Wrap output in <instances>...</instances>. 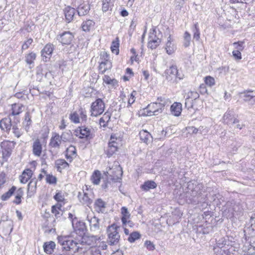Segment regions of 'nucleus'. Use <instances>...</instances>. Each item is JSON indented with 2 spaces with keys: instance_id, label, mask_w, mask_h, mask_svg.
Wrapping results in <instances>:
<instances>
[{
  "instance_id": "29",
  "label": "nucleus",
  "mask_w": 255,
  "mask_h": 255,
  "mask_svg": "<svg viewBox=\"0 0 255 255\" xmlns=\"http://www.w3.org/2000/svg\"><path fill=\"white\" fill-rule=\"evenodd\" d=\"M139 134L141 140L146 143H148L152 140V135L146 130H143L140 131Z\"/></svg>"
},
{
  "instance_id": "60",
  "label": "nucleus",
  "mask_w": 255,
  "mask_h": 255,
  "mask_svg": "<svg viewBox=\"0 0 255 255\" xmlns=\"http://www.w3.org/2000/svg\"><path fill=\"white\" fill-rule=\"evenodd\" d=\"M242 145V143L237 141H234L231 144V148H232L233 151L235 152L237 151L238 148L240 147Z\"/></svg>"
},
{
  "instance_id": "46",
  "label": "nucleus",
  "mask_w": 255,
  "mask_h": 255,
  "mask_svg": "<svg viewBox=\"0 0 255 255\" xmlns=\"http://www.w3.org/2000/svg\"><path fill=\"white\" fill-rule=\"evenodd\" d=\"M140 238V235L139 232L135 231L131 233L128 239V240L130 243H133L136 240L139 239Z\"/></svg>"
},
{
  "instance_id": "50",
  "label": "nucleus",
  "mask_w": 255,
  "mask_h": 255,
  "mask_svg": "<svg viewBox=\"0 0 255 255\" xmlns=\"http://www.w3.org/2000/svg\"><path fill=\"white\" fill-rule=\"evenodd\" d=\"M199 97V94L196 92L191 91L188 93V96L186 99L185 106H187V101L190 99L196 100Z\"/></svg>"
},
{
  "instance_id": "57",
  "label": "nucleus",
  "mask_w": 255,
  "mask_h": 255,
  "mask_svg": "<svg viewBox=\"0 0 255 255\" xmlns=\"http://www.w3.org/2000/svg\"><path fill=\"white\" fill-rule=\"evenodd\" d=\"M243 42H234L233 45L235 47V50H239V51H242L244 49L243 46Z\"/></svg>"
},
{
  "instance_id": "2",
  "label": "nucleus",
  "mask_w": 255,
  "mask_h": 255,
  "mask_svg": "<svg viewBox=\"0 0 255 255\" xmlns=\"http://www.w3.org/2000/svg\"><path fill=\"white\" fill-rule=\"evenodd\" d=\"M120 228V226L115 224H113L108 227L107 231L108 235V242L110 245H115L119 243L120 238V235L119 234Z\"/></svg>"
},
{
  "instance_id": "23",
  "label": "nucleus",
  "mask_w": 255,
  "mask_h": 255,
  "mask_svg": "<svg viewBox=\"0 0 255 255\" xmlns=\"http://www.w3.org/2000/svg\"><path fill=\"white\" fill-rule=\"evenodd\" d=\"M88 218L90 224L91 231L95 232L99 230L100 228V220L95 216L91 218V219H89V217H88Z\"/></svg>"
},
{
  "instance_id": "54",
  "label": "nucleus",
  "mask_w": 255,
  "mask_h": 255,
  "mask_svg": "<svg viewBox=\"0 0 255 255\" xmlns=\"http://www.w3.org/2000/svg\"><path fill=\"white\" fill-rule=\"evenodd\" d=\"M144 246L149 251H152L155 250V245L150 241H146L144 243Z\"/></svg>"
},
{
  "instance_id": "27",
  "label": "nucleus",
  "mask_w": 255,
  "mask_h": 255,
  "mask_svg": "<svg viewBox=\"0 0 255 255\" xmlns=\"http://www.w3.org/2000/svg\"><path fill=\"white\" fill-rule=\"evenodd\" d=\"M32 151L33 154L40 156L42 152V145L38 139H36L32 145Z\"/></svg>"
},
{
  "instance_id": "1",
  "label": "nucleus",
  "mask_w": 255,
  "mask_h": 255,
  "mask_svg": "<svg viewBox=\"0 0 255 255\" xmlns=\"http://www.w3.org/2000/svg\"><path fill=\"white\" fill-rule=\"evenodd\" d=\"M186 199L188 203L194 205L199 203L205 202L207 194H204L206 188L202 183H198L195 181H189L187 183Z\"/></svg>"
},
{
  "instance_id": "53",
  "label": "nucleus",
  "mask_w": 255,
  "mask_h": 255,
  "mask_svg": "<svg viewBox=\"0 0 255 255\" xmlns=\"http://www.w3.org/2000/svg\"><path fill=\"white\" fill-rule=\"evenodd\" d=\"M205 84L210 87H212L215 84V81L214 78L208 76L205 78Z\"/></svg>"
},
{
  "instance_id": "35",
  "label": "nucleus",
  "mask_w": 255,
  "mask_h": 255,
  "mask_svg": "<svg viewBox=\"0 0 255 255\" xmlns=\"http://www.w3.org/2000/svg\"><path fill=\"white\" fill-rule=\"evenodd\" d=\"M16 190V187L14 186H12L9 190L2 194L1 196L0 199L2 201H6L10 198L11 196H12L14 193L15 192Z\"/></svg>"
},
{
  "instance_id": "44",
  "label": "nucleus",
  "mask_w": 255,
  "mask_h": 255,
  "mask_svg": "<svg viewBox=\"0 0 255 255\" xmlns=\"http://www.w3.org/2000/svg\"><path fill=\"white\" fill-rule=\"evenodd\" d=\"M36 58V54L33 52L29 53L25 56V61L27 64L31 65L33 63Z\"/></svg>"
},
{
  "instance_id": "38",
  "label": "nucleus",
  "mask_w": 255,
  "mask_h": 255,
  "mask_svg": "<svg viewBox=\"0 0 255 255\" xmlns=\"http://www.w3.org/2000/svg\"><path fill=\"white\" fill-rule=\"evenodd\" d=\"M102 11L104 12L112 11L113 5L111 4V0H102Z\"/></svg>"
},
{
  "instance_id": "59",
  "label": "nucleus",
  "mask_w": 255,
  "mask_h": 255,
  "mask_svg": "<svg viewBox=\"0 0 255 255\" xmlns=\"http://www.w3.org/2000/svg\"><path fill=\"white\" fill-rule=\"evenodd\" d=\"M253 93V91H248L247 93H245V99H244V100L245 101H250L252 99H253L254 97H255V95H254L253 94H251L252 93Z\"/></svg>"
},
{
  "instance_id": "58",
  "label": "nucleus",
  "mask_w": 255,
  "mask_h": 255,
  "mask_svg": "<svg viewBox=\"0 0 255 255\" xmlns=\"http://www.w3.org/2000/svg\"><path fill=\"white\" fill-rule=\"evenodd\" d=\"M32 42H33V39L32 38H30L28 39L23 44V45L22 46V49L26 50V49H28L29 48V46L32 44Z\"/></svg>"
},
{
  "instance_id": "11",
  "label": "nucleus",
  "mask_w": 255,
  "mask_h": 255,
  "mask_svg": "<svg viewBox=\"0 0 255 255\" xmlns=\"http://www.w3.org/2000/svg\"><path fill=\"white\" fill-rule=\"evenodd\" d=\"M63 11L66 22H71L74 19L77 9L70 6H67L64 8Z\"/></svg>"
},
{
  "instance_id": "12",
  "label": "nucleus",
  "mask_w": 255,
  "mask_h": 255,
  "mask_svg": "<svg viewBox=\"0 0 255 255\" xmlns=\"http://www.w3.org/2000/svg\"><path fill=\"white\" fill-rule=\"evenodd\" d=\"M234 251L233 247L227 245L225 247L214 248L213 252L216 255H231V253Z\"/></svg>"
},
{
  "instance_id": "4",
  "label": "nucleus",
  "mask_w": 255,
  "mask_h": 255,
  "mask_svg": "<svg viewBox=\"0 0 255 255\" xmlns=\"http://www.w3.org/2000/svg\"><path fill=\"white\" fill-rule=\"evenodd\" d=\"M92 129V128L91 127H88L86 126L79 127L75 130V135L76 136H79L80 138L92 139L94 136Z\"/></svg>"
},
{
  "instance_id": "7",
  "label": "nucleus",
  "mask_w": 255,
  "mask_h": 255,
  "mask_svg": "<svg viewBox=\"0 0 255 255\" xmlns=\"http://www.w3.org/2000/svg\"><path fill=\"white\" fill-rule=\"evenodd\" d=\"M157 100L159 102L152 103V106L158 107V109L154 111L150 110L148 112V114H151V113H152L153 115H157L159 113H161L162 112L165 105L168 103V100L162 97H158Z\"/></svg>"
},
{
  "instance_id": "36",
  "label": "nucleus",
  "mask_w": 255,
  "mask_h": 255,
  "mask_svg": "<svg viewBox=\"0 0 255 255\" xmlns=\"http://www.w3.org/2000/svg\"><path fill=\"white\" fill-rule=\"evenodd\" d=\"M95 25L94 21L88 19L83 21L82 24V28L84 31H89L92 29Z\"/></svg>"
},
{
  "instance_id": "34",
  "label": "nucleus",
  "mask_w": 255,
  "mask_h": 255,
  "mask_svg": "<svg viewBox=\"0 0 255 255\" xmlns=\"http://www.w3.org/2000/svg\"><path fill=\"white\" fill-rule=\"evenodd\" d=\"M31 117L30 115V113L27 112L25 114L24 121L23 122V125L24 129L27 132L30 128V126L32 124Z\"/></svg>"
},
{
  "instance_id": "64",
  "label": "nucleus",
  "mask_w": 255,
  "mask_h": 255,
  "mask_svg": "<svg viewBox=\"0 0 255 255\" xmlns=\"http://www.w3.org/2000/svg\"><path fill=\"white\" fill-rule=\"evenodd\" d=\"M79 111L80 115L81 118L82 120L86 121L87 120V115H86V113L85 110L84 109H83V108H81L79 109Z\"/></svg>"
},
{
  "instance_id": "22",
  "label": "nucleus",
  "mask_w": 255,
  "mask_h": 255,
  "mask_svg": "<svg viewBox=\"0 0 255 255\" xmlns=\"http://www.w3.org/2000/svg\"><path fill=\"white\" fill-rule=\"evenodd\" d=\"M61 141L62 139L59 134L54 133L50 139L49 146L54 148H59Z\"/></svg>"
},
{
  "instance_id": "48",
  "label": "nucleus",
  "mask_w": 255,
  "mask_h": 255,
  "mask_svg": "<svg viewBox=\"0 0 255 255\" xmlns=\"http://www.w3.org/2000/svg\"><path fill=\"white\" fill-rule=\"evenodd\" d=\"M190 41H191V35L188 32L186 31L184 33V42H183L184 46L185 47H188L190 44Z\"/></svg>"
},
{
  "instance_id": "21",
  "label": "nucleus",
  "mask_w": 255,
  "mask_h": 255,
  "mask_svg": "<svg viewBox=\"0 0 255 255\" xmlns=\"http://www.w3.org/2000/svg\"><path fill=\"white\" fill-rule=\"evenodd\" d=\"M77 12L79 16H82L87 14L90 9V5L87 3H82L77 8Z\"/></svg>"
},
{
  "instance_id": "16",
  "label": "nucleus",
  "mask_w": 255,
  "mask_h": 255,
  "mask_svg": "<svg viewBox=\"0 0 255 255\" xmlns=\"http://www.w3.org/2000/svg\"><path fill=\"white\" fill-rule=\"evenodd\" d=\"M177 70L176 66L172 65L170 66L164 72L166 79L168 81L172 80V79L175 77V75L177 74Z\"/></svg>"
},
{
  "instance_id": "32",
  "label": "nucleus",
  "mask_w": 255,
  "mask_h": 255,
  "mask_svg": "<svg viewBox=\"0 0 255 255\" xmlns=\"http://www.w3.org/2000/svg\"><path fill=\"white\" fill-rule=\"evenodd\" d=\"M157 187L156 183L152 180H148L144 182V183L141 185V188L144 191H149L150 189H153Z\"/></svg>"
},
{
  "instance_id": "42",
  "label": "nucleus",
  "mask_w": 255,
  "mask_h": 255,
  "mask_svg": "<svg viewBox=\"0 0 255 255\" xmlns=\"http://www.w3.org/2000/svg\"><path fill=\"white\" fill-rule=\"evenodd\" d=\"M168 41L166 44V52L168 54L170 55L173 53L175 50V46L172 43L171 41H170L171 37L170 35L168 38Z\"/></svg>"
},
{
  "instance_id": "20",
  "label": "nucleus",
  "mask_w": 255,
  "mask_h": 255,
  "mask_svg": "<svg viewBox=\"0 0 255 255\" xmlns=\"http://www.w3.org/2000/svg\"><path fill=\"white\" fill-rule=\"evenodd\" d=\"M11 126V120L9 118L2 119L0 122V128L6 132H9Z\"/></svg>"
},
{
  "instance_id": "30",
  "label": "nucleus",
  "mask_w": 255,
  "mask_h": 255,
  "mask_svg": "<svg viewBox=\"0 0 255 255\" xmlns=\"http://www.w3.org/2000/svg\"><path fill=\"white\" fill-rule=\"evenodd\" d=\"M101 58L103 61L100 63L99 65V69L101 70L103 68V64L109 65V68L112 67V63L109 60V55L105 51L101 53Z\"/></svg>"
},
{
  "instance_id": "18",
  "label": "nucleus",
  "mask_w": 255,
  "mask_h": 255,
  "mask_svg": "<svg viewBox=\"0 0 255 255\" xmlns=\"http://www.w3.org/2000/svg\"><path fill=\"white\" fill-rule=\"evenodd\" d=\"M65 157L70 162H71L73 159L77 156L76 149L75 146L70 145L65 151Z\"/></svg>"
},
{
  "instance_id": "3",
  "label": "nucleus",
  "mask_w": 255,
  "mask_h": 255,
  "mask_svg": "<svg viewBox=\"0 0 255 255\" xmlns=\"http://www.w3.org/2000/svg\"><path fill=\"white\" fill-rule=\"evenodd\" d=\"M15 143L7 140H4L0 143V146L2 149V162H7L8 159L10 156L12 149L14 147Z\"/></svg>"
},
{
  "instance_id": "33",
  "label": "nucleus",
  "mask_w": 255,
  "mask_h": 255,
  "mask_svg": "<svg viewBox=\"0 0 255 255\" xmlns=\"http://www.w3.org/2000/svg\"><path fill=\"white\" fill-rule=\"evenodd\" d=\"M24 106L22 104H17L16 103L11 105L12 112L11 115L12 116L18 115L23 112L22 108Z\"/></svg>"
},
{
  "instance_id": "24",
  "label": "nucleus",
  "mask_w": 255,
  "mask_h": 255,
  "mask_svg": "<svg viewBox=\"0 0 255 255\" xmlns=\"http://www.w3.org/2000/svg\"><path fill=\"white\" fill-rule=\"evenodd\" d=\"M32 174L33 172L31 169H26L24 170L20 176V182L24 184L26 183L31 178Z\"/></svg>"
},
{
  "instance_id": "61",
  "label": "nucleus",
  "mask_w": 255,
  "mask_h": 255,
  "mask_svg": "<svg viewBox=\"0 0 255 255\" xmlns=\"http://www.w3.org/2000/svg\"><path fill=\"white\" fill-rule=\"evenodd\" d=\"M233 56L236 60H239L242 59L241 51L239 50H234L233 51Z\"/></svg>"
},
{
  "instance_id": "55",
  "label": "nucleus",
  "mask_w": 255,
  "mask_h": 255,
  "mask_svg": "<svg viewBox=\"0 0 255 255\" xmlns=\"http://www.w3.org/2000/svg\"><path fill=\"white\" fill-rule=\"evenodd\" d=\"M227 245H228L227 244V241H226V240L224 238H222L218 241V242L216 244V246L214 248L221 247L222 248H223L227 246Z\"/></svg>"
},
{
  "instance_id": "47",
  "label": "nucleus",
  "mask_w": 255,
  "mask_h": 255,
  "mask_svg": "<svg viewBox=\"0 0 255 255\" xmlns=\"http://www.w3.org/2000/svg\"><path fill=\"white\" fill-rule=\"evenodd\" d=\"M104 82L107 84L116 86L118 85V81L115 79H111L109 76L105 75L103 78Z\"/></svg>"
},
{
  "instance_id": "15",
  "label": "nucleus",
  "mask_w": 255,
  "mask_h": 255,
  "mask_svg": "<svg viewBox=\"0 0 255 255\" xmlns=\"http://www.w3.org/2000/svg\"><path fill=\"white\" fill-rule=\"evenodd\" d=\"M37 179L32 178L27 185V196L31 197L36 191Z\"/></svg>"
},
{
  "instance_id": "63",
  "label": "nucleus",
  "mask_w": 255,
  "mask_h": 255,
  "mask_svg": "<svg viewBox=\"0 0 255 255\" xmlns=\"http://www.w3.org/2000/svg\"><path fill=\"white\" fill-rule=\"evenodd\" d=\"M71 239H70V237H68L66 242H65L64 246L63 247V249L66 251H70V247H71Z\"/></svg>"
},
{
  "instance_id": "25",
  "label": "nucleus",
  "mask_w": 255,
  "mask_h": 255,
  "mask_svg": "<svg viewBox=\"0 0 255 255\" xmlns=\"http://www.w3.org/2000/svg\"><path fill=\"white\" fill-rule=\"evenodd\" d=\"M171 113L175 116L178 117L180 115L182 111V105L180 103L175 102L170 107Z\"/></svg>"
},
{
  "instance_id": "52",
  "label": "nucleus",
  "mask_w": 255,
  "mask_h": 255,
  "mask_svg": "<svg viewBox=\"0 0 255 255\" xmlns=\"http://www.w3.org/2000/svg\"><path fill=\"white\" fill-rule=\"evenodd\" d=\"M46 181L47 183L50 184L56 183L57 178L55 176L50 174H46Z\"/></svg>"
},
{
  "instance_id": "8",
  "label": "nucleus",
  "mask_w": 255,
  "mask_h": 255,
  "mask_svg": "<svg viewBox=\"0 0 255 255\" xmlns=\"http://www.w3.org/2000/svg\"><path fill=\"white\" fill-rule=\"evenodd\" d=\"M74 37L73 33L70 31H64L57 36V40L63 45H69Z\"/></svg>"
},
{
  "instance_id": "9",
  "label": "nucleus",
  "mask_w": 255,
  "mask_h": 255,
  "mask_svg": "<svg viewBox=\"0 0 255 255\" xmlns=\"http://www.w3.org/2000/svg\"><path fill=\"white\" fill-rule=\"evenodd\" d=\"M223 122L227 125H233L239 123V120L235 118L233 110H228L223 117Z\"/></svg>"
},
{
  "instance_id": "37",
  "label": "nucleus",
  "mask_w": 255,
  "mask_h": 255,
  "mask_svg": "<svg viewBox=\"0 0 255 255\" xmlns=\"http://www.w3.org/2000/svg\"><path fill=\"white\" fill-rule=\"evenodd\" d=\"M101 178V173L99 170H95L91 177V180L92 183L95 185H98L100 183Z\"/></svg>"
},
{
  "instance_id": "39",
  "label": "nucleus",
  "mask_w": 255,
  "mask_h": 255,
  "mask_svg": "<svg viewBox=\"0 0 255 255\" xmlns=\"http://www.w3.org/2000/svg\"><path fill=\"white\" fill-rule=\"evenodd\" d=\"M149 41L148 42V47L154 49H155L160 43V39H157L156 40L153 39L151 37H148Z\"/></svg>"
},
{
  "instance_id": "14",
  "label": "nucleus",
  "mask_w": 255,
  "mask_h": 255,
  "mask_svg": "<svg viewBox=\"0 0 255 255\" xmlns=\"http://www.w3.org/2000/svg\"><path fill=\"white\" fill-rule=\"evenodd\" d=\"M238 207V205H237L235 203L228 202L225 205L226 208L224 210V213L226 214L227 212V214H228L227 215L228 217H232L234 215Z\"/></svg>"
},
{
  "instance_id": "40",
  "label": "nucleus",
  "mask_w": 255,
  "mask_h": 255,
  "mask_svg": "<svg viewBox=\"0 0 255 255\" xmlns=\"http://www.w3.org/2000/svg\"><path fill=\"white\" fill-rule=\"evenodd\" d=\"M119 38L117 37L116 40L113 41L112 43L111 46V49L113 53H115L116 55L119 54Z\"/></svg>"
},
{
  "instance_id": "10",
  "label": "nucleus",
  "mask_w": 255,
  "mask_h": 255,
  "mask_svg": "<svg viewBox=\"0 0 255 255\" xmlns=\"http://www.w3.org/2000/svg\"><path fill=\"white\" fill-rule=\"evenodd\" d=\"M54 50V46L51 43L47 44L41 51V55L44 62H47L50 58Z\"/></svg>"
},
{
  "instance_id": "41",
  "label": "nucleus",
  "mask_w": 255,
  "mask_h": 255,
  "mask_svg": "<svg viewBox=\"0 0 255 255\" xmlns=\"http://www.w3.org/2000/svg\"><path fill=\"white\" fill-rule=\"evenodd\" d=\"M118 143L114 141H110L109 143L108 154L112 155L118 150Z\"/></svg>"
},
{
  "instance_id": "26",
  "label": "nucleus",
  "mask_w": 255,
  "mask_h": 255,
  "mask_svg": "<svg viewBox=\"0 0 255 255\" xmlns=\"http://www.w3.org/2000/svg\"><path fill=\"white\" fill-rule=\"evenodd\" d=\"M55 166L58 171L61 172L63 169L69 166V163L63 159H58L55 162Z\"/></svg>"
},
{
  "instance_id": "5",
  "label": "nucleus",
  "mask_w": 255,
  "mask_h": 255,
  "mask_svg": "<svg viewBox=\"0 0 255 255\" xmlns=\"http://www.w3.org/2000/svg\"><path fill=\"white\" fill-rule=\"evenodd\" d=\"M108 174V180H110L114 183L121 182L122 176L123 175V170L120 166H116L115 168L110 169L107 172Z\"/></svg>"
},
{
  "instance_id": "6",
  "label": "nucleus",
  "mask_w": 255,
  "mask_h": 255,
  "mask_svg": "<svg viewBox=\"0 0 255 255\" xmlns=\"http://www.w3.org/2000/svg\"><path fill=\"white\" fill-rule=\"evenodd\" d=\"M105 103L101 99H97L91 106V116H97L102 114L105 110Z\"/></svg>"
},
{
  "instance_id": "49",
  "label": "nucleus",
  "mask_w": 255,
  "mask_h": 255,
  "mask_svg": "<svg viewBox=\"0 0 255 255\" xmlns=\"http://www.w3.org/2000/svg\"><path fill=\"white\" fill-rule=\"evenodd\" d=\"M106 202H104L102 199L98 198L97 199L94 203V205L96 207L98 208L99 209L101 210L102 208H106Z\"/></svg>"
},
{
  "instance_id": "51",
  "label": "nucleus",
  "mask_w": 255,
  "mask_h": 255,
  "mask_svg": "<svg viewBox=\"0 0 255 255\" xmlns=\"http://www.w3.org/2000/svg\"><path fill=\"white\" fill-rule=\"evenodd\" d=\"M69 118L71 122L75 124L80 122L79 115L76 112H74L70 115Z\"/></svg>"
},
{
  "instance_id": "28",
  "label": "nucleus",
  "mask_w": 255,
  "mask_h": 255,
  "mask_svg": "<svg viewBox=\"0 0 255 255\" xmlns=\"http://www.w3.org/2000/svg\"><path fill=\"white\" fill-rule=\"evenodd\" d=\"M121 220L123 226H125L127 223V220H128L130 217V214L129 213L128 209L126 207H123L121 208Z\"/></svg>"
},
{
  "instance_id": "31",
  "label": "nucleus",
  "mask_w": 255,
  "mask_h": 255,
  "mask_svg": "<svg viewBox=\"0 0 255 255\" xmlns=\"http://www.w3.org/2000/svg\"><path fill=\"white\" fill-rule=\"evenodd\" d=\"M55 244L53 241L46 242L43 245V249L44 252L47 254H51L53 253L55 248Z\"/></svg>"
},
{
  "instance_id": "19",
  "label": "nucleus",
  "mask_w": 255,
  "mask_h": 255,
  "mask_svg": "<svg viewBox=\"0 0 255 255\" xmlns=\"http://www.w3.org/2000/svg\"><path fill=\"white\" fill-rule=\"evenodd\" d=\"M75 231L79 236H84L87 231L85 223L81 221L78 222Z\"/></svg>"
},
{
  "instance_id": "17",
  "label": "nucleus",
  "mask_w": 255,
  "mask_h": 255,
  "mask_svg": "<svg viewBox=\"0 0 255 255\" xmlns=\"http://www.w3.org/2000/svg\"><path fill=\"white\" fill-rule=\"evenodd\" d=\"M78 198L83 205L89 207L92 203V199L88 196L87 193L84 192V191L83 192H79Z\"/></svg>"
},
{
  "instance_id": "56",
  "label": "nucleus",
  "mask_w": 255,
  "mask_h": 255,
  "mask_svg": "<svg viewBox=\"0 0 255 255\" xmlns=\"http://www.w3.org/2000/svg\"><path fill=\"white\" fill-rule=\"evenodd\" d=\"M54 199L58 202H62L64 200V196L61 192H58L54 196Z\"/></svg>"
},
{
  "instance_id": "43",
  "label": "nucleus",
  "mask_w": 255,
  "mask_h": 255,
  "mask_svg": "<svg viewBox=\"0 0 255 255\" xmlns=\"http://www.w3.org/2000/svg\"><path fill=\"white\" fill-rule=\"evenodd\" d=\"M192 31L193 32V38L195 39L196 41L199 40L200 37V33L198 26V23L197 22L194 24Z\"/></svg>"
},
{
  "instance_id": "45",
  "label": "nucleus",
  "mask_w": 255,
  "mask_h": 255,
  "mask_svg": "<svg viewBox=\"0 0 255 255\" xmlns=\"http://www.w3.org/2000/svg\"><path fill=\"white\" fill-rule=\"evenodd\" d=\"M60 136L62 140L64 142L69 141L72 138V132L69 130L67 131L63 132Z\"/></svg>"
},
{
  "instance_id": "62",
  "label": "nucleus",
  "mask_w": 255,
  "mask_h": 255,
  "mask_svg": "<svg viewBox=\"0 0 255 255\" xmlns=\"http://www.w3.org/2000/svg\"><path fill=\"white\" fill-rule=\"evenodd\" d=\"M67 237V236H60L58 237V243L62 246V248L64 246L65 242H66Z\"/></svg>"
},
{
  "instance_id": "13",
  "label": "nucleus",
  "mask_w": 255,
  "mask_h": 255,
  "mask_svg": "<svg viewBox=\"0 0 255 255\" xmlns=\"http://www.w3.org/2000/svg\"><path fill=\"white\" fill-rule=\"evenodd\" d=\"M99 239V238L97 236H87L85 235L81 237V240L79 241V242H80V244L82 245L92 246Z\"/></svg>"
}]
</instances>
